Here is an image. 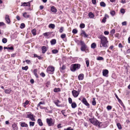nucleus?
Instances as JSON below:
<instances>
[{
	"instance_id": "0e129e2a",
	"label": "nucleus",
	"mask_w": 130,
	"mask_h": 130,
	"mask_svg": "<svg viewBox=\"0 0 130 130\" xmlns=\"http://www.w3.org/2000/svg\"><path fill=\"white\" fill-rule=\"evenodd\" d=\"M61 124H59L57 125V127L58 128H61L62 127L61 126Z\"/></svg>"
},
{
	"instance_id": "4c0bfd02",
	"label": "nucleus",
	"mask_w": 130,
	"mask_h": 130,
	"mask_svg": "<svg viewBox=\"0 0 130 130\" xmlns=\"http://www.w3.org/2000/svg\"><path fill=\"white\" fill-rule=\"evenodd\" d=\"M110 13L113 16L114 15L116 14L115 11L114 10L111 11Z\"/></svg>"
},
{
	"instance_id": "423d86ee",
	"label": "nucleus",
	"mask_w": 130,
	"mask_h": 130,
	"mask_svg": "<svg viewBox=\"0 0 130 130\" xmlns=\"http://www.w3.org/2000/svg\"><path fill=\"white\" fill-rule=\"evenodd\" d=\"M52 119V118L50 119L47 118L46 119V122L49 126H53L54 124V122H53Z\"/></svg>"
},
{
	"instance_id": "bf43d9fd",
	"label": "nucleus",
	"mask_w": 130,
	"mask_h": 130,
	"mask_svg": "<svg viewBox=\"0 0 130 130\" xmlns=\"http://www.w3.org/2000/svg\"><path fill=\"white\" fill-rule=\"evenodd\" d=\"M107 108L108 110H109L111 109V106L108 105L107 106Z\"/></svg>"
},
{
	"instance_id": "4d7b16f0",
	"label": "nucleus",
	"mask_w": 130,
	"mask_h": 130,
	"mask_svg": "<svg viewBox=\"0 0 130 130\" xmlns=\"http://www.w3.org/2000/svg\"><path fill=\"white\" fill-rule=\"evenodd\" d=\"M115 30L114 29H113L111 30L110 32L112 35H113L115 33Z\"/></svg>"
},
{
	"instance_id": "de8ad7c7",
	"label": "nucleus",
	"mask_w": 130,
	"mask_h": 130,
	"mask_svg": "<svg viewBox=\"0 0 130 130\" xmlns=\"http://www.w3.org/2000/svg\"><path fill=\"white\" fill-rule=\"evenodd\" d=\"M72 32L74 34H76L77 33V31L76 29H74L73 30Z\"/></svg>"
},
{
	"instance_id": "13d9d810",
	"label": "nucleus",
	"mask_w": 130,
	"mask_h": 130,
	"mask_svg": "<svg viewBox=\"0 0 130 130\" xmlns=\"http://www.w3.org/2000/svg\"><path fill=\"white\" fill-rule=\"evenodd\" d=\"M120 12L122 13H124L125 12V11L124 9H122L120 10Z\"/></svg>"
},
{
	"instance_id": "72a5a7b5",
	"label": "nucleus",
	"mask_w": 130,
	"mask_h": 130,
	"mask_svg": "<svg viewBox=\"0 0 130 130\" xmlns=\"http://www.w3.org/2000/svg\"><path fill=\"white\" fill-rule=\"evenodd\" d=\"M60 91V89L59 88H55L54 89V91L55 92H56L58 91Z\"/></svg>"
},
{
	"instance_id": "e433bc0d",
	"label": "nucleus",
	"mask_w": 130,
	"mask_h": 130,
	"mask_svg": "<svg viewBox=\"0 0 130 130\" xmlns=\"http://www.w3.org/2000/svg\"><path fill=\"white\" fill-rule=\"evenodd\" d=\"M115 95L116 98L118 99V100L119 102L120 103V102H121V100L119 98L118 96H117V94H116V93H115Z\"/></svg>"
},
{
	"instance_id": "e2e57ef3",
	"label": "nucleus",
	"mask_w": 130,
	"mask_h": 130,
	"mask_svg": "<svg viewBox=\"0 0 130 130\" xmlns=\"http://www.w3.org/2000/svg\"><path fill=\"white\" fill-rule=\"evenodd\" d=\"M122 24L123 25H126V22L124 21L122 23Z\"/></svg>"
},
{
	"instance_id": "412c9836",
	"label": "nucleus",
	"mask_w": 130,
	"mask_h": 130,
	"mask_svg": "<svg viewBox=\"0 0 130 130\" xmlns=\"http://www.w3.org/2000/svg\"><path fill=\"white\" fill-rule=\"evenodd\" d=\"M89 17L91 18H93L94 17V14L92 12H90L88 14Z\"/></svg>"
},
{
	"instance_id": "a18cd8bd",
	"label": "nucleus",
	"mask_w": 130,
	"mask_h": 130,
	"mask_svg": "<svg viewBox=\"0 0 130 130\" xmlns=\"http://www.w3.org/2000/svg\"><path fill=\"white\" fill-rule=\"evenodd\" d=\"M44 104V102H40L37 105V107H38L40 106L41 104Z\"/></svg>"
},
{
	"instance_id": "49530a36",
	"label": "nucleus",
	"mask_w": 130,
	"mask_h": 130,
	"mask_svg": "<svg viewBox=\"0 0 130 130\" xmlns=\"http://www.w3.org/2000/svg\"><path fill=\"white\" fill-rule=\"evenodd\" d=\"M63 29H64V28L63 27H61V28H60V29L59 30V32L60 33H62V32L63 31Z\"/></svg>"
},
{
	"instance_id": "f03ea898",
	"label": "nucleus",
	"mask_w": 130,
	"mask_h": 130,
	"mask_svg": "<svg viewBox=\"0 0 130 130\" xmlns=\"http://www.w3.org/2000/svg\"><path fill=\"white\" fill-rule=\"evenodd\" d=\"M89 121L93 125L96 126H98L99 127H100V125L101 122H99L96 118H93L89 119Z\"/></svg>"
},
{
	"instance_id": "ea45409f",
	"label": "nucleus",
	"mask_w": 130,
	"mask_h": 130,
	"mask_svg": "<svg viewBox=\"0 0 130 130\" xmlns=\"http://www.w3.org/2000/svg\"><path fill=\"white\" fill-rule=\"evenodd\" d=\"M29 102V101H28V100H26V101L25 103H24V107H26V105H27L28 104Z\"/></svg>"
},
{
	"instance_id": "f704fd0d",
	"label": "nucleus",
	"mask_w": 130,
	"mask_h": 130,
	"mask_svg": "<svg viewBox=\"0 0 130 130\" xmlns=\"http://www.w3.org/2000/svg\"><path fill=\"white\" fill-rule=\"evenodd\" d=\"M117 126L118 127L119 129H122V127L121 126V124L120 123H117Z\"/></svg>"
},
{
	"instance_id": "a878e982",
	"label": "nucleus",
	"mask_w": 130,
	"mask_h": 130,
	"mask_svg": "<svg viewBox=\"0 0 130 130\" xmlns=\"http://www.w3.org/2000/svg\"><path fill=\"white\" fill-rule=\"evenodd\" d=\"M50 32H48L43 33V35H44L45 37H47L48 36L50 35Z\"/></svg>"
},
{
	"instance_id": "603ef678",
	"label": "nucleus",
	"mask_w": 130,
	"mask_h": 130,
	"mask_svg": "<svg viewBox=\"0 0 130 130\" xmlns=\"http://www.w3.org/2000/svg\"><path fill=\"white\" fill-rule=\"evenodd\" d=\"M25 24L23 23H22L21 24V28H23L25 27Z\"/></svg>"
},
{
	"instance_id": "58836bf2",
	"label": "nucleus",
	"mask_w": 130,
	"mask_h": 130,
	"mask_svg": "<svg viewBox=\"0 0 130 130\" xmlns=\"http://www.w3.org/2000/svg\"><path fill=\"white\" fill-rule=\"evenodd\" d=\"M2 41L3 43H5L7 41V39L6 38H4L2 40Z\"/></svg>"
},
{
	"instance_id": "cd10ccee",
	"label": "nucleus",
	"mask_w": 130,
	"mask_h": 130,
	"mask_svg": "<svg viewBox=\"0 0 130 130\" xmlns=\"http://www.w3.org/2000/svg\"><path fill=\"white\" fill-rule=\"evenodd\" d=\"M71 104V106L72 108H75L76 107L77 105L75 103H72Z\"/></svg>"
},
{
	"instance_id": "69168bd1",
	"label": "nucleus",
	"mask_w": 130,
	"mask_h": 130,
	"mask_svg": "<svg viewBox=\"0 0 130 130\" xmlns=\"http://www.w3.org/2000/svg\"><path fill=\"white\" fill-rule=\"evenodd\" d=\"M8 49L13 50V46H11L10 47H8Z\"/></svg>"
},
{
	"instance_id": "7ed1b4c3",
	"label": "nucleus",
	"mask_w": 130,
	"mask_h": 130,
	"mask_svg": "<svg viewBox=\"0 0 130 130\" xmlns=\"http://www.w3.org/2000/svg\"><path fill=\"white\" fill-rule=\"evenodd\" d=\"M80 65L78 64H74L71 65L70 67V70L73 72L75 71L80 68Z\"/></svg>"
},
{
	"instance_id": "09e8293b",
	"label": "nucleus",
	"mask_w": 130,
	"mask_h": 130,
	"mask_svg": "<svg viewBox=\"0 0 130 130\" xmlns=\"http://www.w3.org/2000/svg\"><path fill=\"white\" fill-rule=\"evenodd\" d=\"M106 17H104L102 20V22L105 23L106 21Z\"/></svg>"
},
{
	"instance_id": "39448f33",
	"label": "nucleus",
	"mask_w": 130,
	"mask_h": 130,
	"mask_svg": "<svg viewBox=\"0 0 130 130\" xmlns=\"http://www.w3.org/2000/svg\"><path fill=\"white\" fill-rule=\"evenodd\" d=\"M80 43L81 46L80 48L81 50L83 51H85L86 53V52L85 51V49L87 47L86 45L84 42L82 41H80Z\"/></svg>"
},
{
	"instance_id": "79ce46f5",
	"label": "nucleus",
	"mask_w": 130,
	"mask_h": 130,
	"mask_svg": "<svg viewBox=\"0 0 130 130\" xmlns=\"http://www.w3.org/2000/svg\"><path fill=\"white\" fill-rule=\"evenodd\" d=\"M80 27L81 28H84L85 27V25L83 23H82L80 24Z\"/></svg>"
},
{
	"instance_id": "6e6d98bb",
	"label": "nucleus",
	"mask_w": 130,
	"mask_h": 130,
	"mask_svg": "<svg viewBox=\"0 0 130 130\" xmlns=\"http://www.w3.org/2000/svg\"><path fill=\"white\" fill-rule=\"evenodd\" d=\"M61 112L62 113V114L65 117H66L67 116V115H65L64 114L65 113V112L64 111V110H62L61 111Z\"/></svg>"
},
{
	"instance_id": "0eeeda50",
	"label": "nucleus",
	"mask_w": 130,
	"mask_h": 130,
	"mask_svg": "<svg viewBox=\"0 0 130 130\" xmlns=\"http://www.w3.org/2000/svg\"><path fill=\"white\" fill-rule=\"evenodd\" d=\"M72 95L74 98L77 97L79 94V91L73 89L72 91Z\"/></svg>"
},
{
	"instance_id": "2f4dec72",
	"label": "nucleus",
	"mask_w": 130,
	"mask_h": 130,
	"mask_svg": "<svg viewBox=\"0 0 130 130\" xmlns=\"http://www.w3.org/2000/svg\"><path fill=\"white\" fill-rule=\"evenodd\" d=\"M52 52L53 54H56L58 52V51L57 49H54L52 51Z\"/></svg>"
},
{
	"instance_id": "9d476101",
	"label": "nucleus",
	"mask_w": 130,
	"mask_h": 130,
	"mask_svg": "<svg viewBox=\"0 0 130 130\" xmlns=\"http://www.w3.org/2000/svg\"><path fill=\"white\" fill-rule=\"evenodd\" d=\"M5 20L6 21L7 23H9L10 22V21L9 18V16L8 15H6Z\"/></svg>"
},
{
	"instance_id": "864d4df0",
	"label": "nucleus",
	"mask_w": 130,
	"mask_h": 130,
	"mask_svg": "<svg viewBox=\"0 0 130 130\" xmlns=\"http://www.w3.org/2000/svg\"><path fill=\"white\" fill-rule=\"evenodd\" d=\"M68 101H69V102L70 104H71L72 103V100L71 98H68Z\"/></svg>"
},
{
	"instance_id": "f8f14e48",
	"label": "nucleus",
	"mask_w": 130,
	"mask_h": 130,
	"mask_svg": "<svg viewBox=\"0 0 130 130\" xmlns=\"http://www.w3.org/2000/svg\"><path fill=\"white\" fill-rule=\"evenodd\" d=\"M51 10L52 12L54 13H56L57 12V9L54 6L51 7Z\"/></svg>"
},
{
	"instance_id": "6ab92c4d",
	"label": "nucleus",
	"mask_w": 130,
	"mask_h": 130,
	"mask_svg": "<svg viewBox=\"0 0 130 130\" xmlns=\"http://www.w3.org/2000/svg\"><path fill=\"white\" fill-rule=\"evenodd\" d=\"M66 67L63 64L62 65V66L61 67H60V72H62V71L65 69Z\"/></svg>"
},
{
	"instance_id": "f257e3e1",
	"label": "nucleus",
	"mask_w": 130,
	"mask_h": 130,
	"mask_svg": "<svg viewBox=\"0 0 130 130\" xmlns=\"http://www.w3.org/2000/svg\"><path fill=\"white\" fill-rule=\"evenodd\" d=\"M99 38L101 39V43L100 44V47H102L106 48L108 46L107 44L108 43V41L107 38L103 35L100 36Z\"/></svg>"
},
{
	"instance_id": "393cba45",
	"label": "nucleus",
	"mask_w": 130,
	"mask_h": 130,
	"mask_svg": "<svg viewBox=\"0 0 130 130\" xmlns=\"http://www.w3.org/2000/svg\"><path fill=\"white\" fill-rule=\"evenodd\" d=\"M100 5L102 7H105L106 6V4L103 2H101L100 3Z\"/></svg>"
},
{
	"instance_id": "ddd939ff",
	"label": "nucleus",
	"mask_w": 130,
	"mask_h": 130,
	"mask_svg": "<svg viewBox=\"0 0 130 130\" xmlns=\"http://www.w3.org/2000/svg\"><path fill=\"white\" fill-rule=\"evenodd\" d=\"M42 52L43 54L46 51V48L45 46H43L42 47Z\"/></svg>"
},
{
	"instance_id": "774afa93",
	"label": "nucleus",
	"mask_w": 130,
	"mask_h": 130,
	"mask_svg": "<svg viewBox=\"0 0 130 130\" xmlns=\"http://www.w3.org/2000/svg\"><path fill=\"white\" fill-rule=\"evenodd\" d=\"M118 46L119 47L122 48L123 47V46L121 43H119L118 45Z\"/></svg>"
},
{
	"instance_id": "dca6fc26",
	"label": "nucleus",
	"mask_w": 130,
	"mask_h": 130,
	"mask_svg": "<svg viewBox=\"0 0 130 130\" xmlns=\"http://www.w3.org/2000/svg\"><path fill=\"white\" fill-rule=\"evenodd\" d=\"M21 126L22 127H28V125L25 122L21 123Z\"/></svg>"
},
{
	"instance_id": "4468645a",
	"label": "nucleus",
	"mask_w": 130,
	"mask_h": 130,
	"mask_svg": "<svg viewBox=\"0 0 130 130\" xmlns=\"http://www.w3.org/2000/svg\"><path fill=\"white\" fill-rule=\"evenodd\" d=\"M108 73V70H105L103 72V75L104 76H106Z\"/></svg>"
},
{
	"instance_id": "3c124183",
	"label": "nucleus",
	"mask_w": 130,
	"mask_h": 130,
	"mask_svg": "<svg viewBox=\"0 0 130 130\" xmlns=\"http://www.w3.org/2000/svg\"><path fill=\"white\" fill-rule=\"evenodd\" d=\"M89 60H87L86 61V63L87 65V66L88 67L89 65Z\"/></svg>"
},
{
	"instance_id": "8fccbe9b",
	"label": "nucleus",
	"mask_w": 130,
	"mask_h": 130,
	"mask_svg": "<svg viewBox=\"0 0 130 130\" xmlns=\"http://www.w3.org/2000/svg\"><path fill=\"white\" fill-rule=\"evenodd\" d=\"M35 122H29V124L30 126H33L34 125Z\"/></svg>"
},
{
	"instance_id": "2eb2a0df",
	"label": "nucleus",
	"mask_w": 130,
	"mask_h": 130,
	"mask_svg": "<svg viewBox=\"0 0 130 130\" xmlns=\"http://www.w3.org/2000/svg\"><path fill=\"white\" fill-rule=\"evenodd\" d=\"M12 127L14 130H17L18 128L17 125L15 124H13L12 125Z\"/></svg>"
},
{
	"instance_id": "1a4fd4ad",
	"label": "nucleus",
	"mask_w": 130,
	"mask_h": 130,
	"mask_svg": "<svg viewBox=\"0 0 130 130\" xmlns=\"http://www.w3.org/2000/svg\"><path fill=\"white\" fill-rule=\"evenodd\" d=\"M26 118H29L32 121H35V119L33 117V115L31 113L29 114H27Z\"/></svg>"
},
{
	"instance_id": "052dcab7",
	"label": "nucleus",
	"mask_w": 130,
	"mask_h": 130,
	"mask_svg": "<svg viewBox=\"0 0 130 130\" xmlns=\"http://www.w3.org/2000/svg\"><path fill=\"white\" fill-rule=\"evenodd\" d=\"M25 61L28 64H30L31 63V61L29 60H25Z\"/></svg>"
},
{
	"instance_id": "f3484780",
	"label": "nucleus",
	"mask_w": 130,
	"mask_h": 130,
	"mask_svg": "<svg viewBox=\"0 0 130 130\" xmlns=\"http://www.w3.org/2000/svg\"><path fill=\"white\" fill-rule=\"evenodd\" d=\"M37 69H35L34 70V73L36 78H38V76L37 73Z\"/></svg>"
},
{
	"instance_id": "20e7f679",
	"label": "nucleus",
	"mask_w": 130,
	"mask_h": 130,
	"mask_svg": "<svg viewBox=\"0 0 130 130\" xmlns=\"http://www.w3.org/2000/svg\"><path fill=\"white\" fill-rule=\"evenodd\" d=\"M54 71V68L52 67H48L47 69V72L50 74H53Z\"/></svg>"
},
{
	"instance_id": "c9c22d12",
	"label": "nucleus",
	"mask_w": 130,
	"mask_h": 130,
	"mask_svg": "<svg viewBox=\"0 0 130 130\" xmlns=\"http://www.w3.org/2000/svg\"><path fill=\"white\" fill-rule=\"evenodd\" d=\"M54 102L57 106H60L58 105L59 103L60 102V101L59 100H57V101Z\"/></svg>"
},
{
	"instance_id": "b1692460",
	"label": "nucleus",
	"mask_w": 130,
	"mask_h": 130,
	"mask_svg": "<svg viewBox=\"0 0 130 130\" xmlns=\"http://www.w3.org/2000/svg\"><path fill=\"white\" fill-rule=\"evenodd\" d=\"M50 42L52 45H54L56 43V40L55 39H53Z\"/></svg>"
},
{
	"instance_id": "5fc2aeb1",
	"label": "nucleus",
	"mask_w": 130,
	"mask_h": 130,
	"mask_svg": "<svg viewBox=\"0 0 130 130\" xmlns=\"http://www.w3.org/2000/svg\"><path fill=\"white\" fill-rule=\"evenodd\" d=\"M64 130H73V129L71 127H69L67 128H64Z\"/></svg>"
},
{
	"instance_id": "7c9ffc66",
	"label": "nucleus",
	"mask_w": 130,
	"mask_h": 130,
	"mask_svg": "<svg viewBox=\"0 0 130 130\" xmlns=\"http://www.w3.org/2000/svg\"><path fill=\"white\" fill-rule=\"evenodd\" d=\"M92 104L93 105L95 106L96 104V102L95 98H93L92 101Z\"/></svg>"
},
{
	"instance_id": "aec40b11",
	"label": "nucleus",
	"mask_w": 130,
	"mask_h": 130,
	"mask_svg": "<svg viewBox=\"0 0 130 130\" xmlns=\"http://www.w3.org/2000/svg\"><path fill=\"white\" fill-rule=\"evenodd\" d=\"M82 33H81V34H83L84 37H87L88 36V35L86 33L85 31L83 30H82Z\"/></svg>"
},
{
	"instance_id": "680f3d73",
	"label": "nucleus",
	"mask_w": 130,
	"mask_h": 130,
	"mask_svg": "<svg viewBox=\"0 0 130 130\" xmlns=\"http://www.w3.org/2000/svg\"><path fill=\"white\" fill-rule=\"evenodd\" d=\"M40 75L42 77H44L45 76V74L43 72H42L40 74Z\"/></svg>"
},
{
	"instance_id": "a211bd4d",
	"label": "nucleus",
	"mask_w": 130,
	"mask_h": 130,
	"mask_svg": "<svg viewBox=\"0 0 130 130\" xmlns=\"http://www.w3.org/2000/svg\"><path fill=\"white\" fill-rule=\"evenodd\" d=\"M4 91L5 93L6 94H9L11 91V89H4Z\"/></svg>"
},
{
	"instance_id": "9b49d317",
	"label": "nucleus",
	"mask_w": 130,
	"mask_h": 130,
	"mask_svg": "<svg viewBox=\"0 0 130 130\" xmlns=\"http://www.w3.org/2000/svg\"><path fill=\"white\" fill-rule=\"evenodd\" d=\"M78 77L79 80H82L84 78V75L83 74H80L78 76Z\"/></svg>"
},
{
	"instance_id": "5701e85b",
	"label": "nucleus",
	"mask_w": 130,
	"mask_h": 130,
	"mask_svg": "<svg viewBox=\"0 0 130 130\" xmlns=\"http://www.w3.org/2000/svg\"><path fill=\"white\" fill-rule=\"evenodd\" d=\"M38 122L39 125L41 126L43 125V124L41 120L40 119H39L38 120Z\"/></svg>"
},
{
	"instance_id": "c03bdc74",
	"label": "nucleus",
	"mask_w": 130,
	"mask_h": 130,
	"mask_svg": "<svg viewBox=\"0 0 130 130\" xmlns=\"http://www.w3.org/2000/svg\"><path fill=\"white\" fill-rule=\"evenodd\" d=\"M28 68V67L27 66H26L25 67H23L22 68V69L23 70H27Z\"/></svg>"
},
{
	"instance_id": "c756f323",
	"label": "nucleus",
	"mask_w": 130,
	"mask_h": 130,
	"mask_svg": "<svg viewBox=\"0 0 130 130\" xmlns=\"http://www.w3.org/2000/svg\"><path fill=\"white\" fill-rule=\"evenodd\" d=\"M96 45L95 43H93L91 45V47L93 48H95Z\"/></svg>"
},
{
	"instance_id": "a19ab883",
	"label": "nucleus",
	"mask_w": 130,
	"mask_h": 130,
	"mask_svg": "<svg viewBox=\"0 0 130 130\" xmlns=\"http://www.w3.org/2000/svg\"><path fill=\"white\" fill-rule=\"evenodd\" d=\"M97 60H103L104 59V58L102 57H99L96 58Z\"/></svg>"
},
{
	"instance_id": "338daca9",
	"label": "nucleus",
	"mask_w": 130,
	"mask_h": 130,
	"mask_svg": "<svg viewBox=\"0 0 130 130\" xmlns=\"http://www.w3.org/2000/svg\"><path fill=\"white\" fill-rule=\"evenodd\" d=\"M104 33L105 35H108L109 34V32L107 31H105L104 32Z\"/></svg>"
},
{
	"instance_id": "4be33fe9",
	"label": "nucleus",
	"mask_w": 130,
	"mask_h": 130,
	"mask_svg": "<svg viewBox=\"0 0 130 130\" xmlns=\"http://www.w3.org/2000/svg\"><path fill=\"white\" fill-rule=\"evenodd\" d=\"M23 16L25 18H28L29 17V15L26 12H25L23 14Z\"/></svg>"
},
{
	"instance_id": "6e6552de",
	"label": "nucleus",
	"mask_w": 130,
	"mask_h": 130,
	"mask_svg": "<svg viewBox=\"0 0 130 130\" xmlns=\"http://www.w3.org/2000/svg\"><path fill=\"white\" fill-rule=\"evenodd\" d=\"M81 101L85 105L87 106L88 108L89 107V104L88 103L86 99L85 98H84Z\"/></svg>"
},
{
	"instance_id": "bb28decb",
	"label": "nucleus",
	"mask_w": 130,
	"mask_h": 130,
	"mask_svg": "<svg viewBox=\"0 0 130 130\" xmlns=\"http://www.w3.org/2000/svg\"><path fill=\"white\" fill-rule=\"evenodd\" d=\"M48 27L50 28L54 29L55 27V25L53 24H51L49 25Z\"/></svg>"
},
{
	"instance_id": "c85d7f7f",
	"label": "nucleus",
	"mask_w": 130,
	"mask_h": 130,
	"mask_svg": "<svg viewBox=\"0 0 130 130\" xmlns=\"http://www.w3.org/2000/svg\"><path fill=\"white\" fill-rule=\"evenodd\" d=\"M36 30L35 29H34L32 30L31 31V32L34 35H35L36 34Z\"/></svg>"
},
{
	"instance_id": "37998d69",
	"label": "nucleus",
	"mask_w": 130,
	"mask_h": 130,
	"mask_svg": "<svg viewBox=\"0 0 130 130\" xmlns=\"http://www.w3.org/2000/svg\"><path fill=\"white\" fill-rule=\"evenodd\" d=\"M66 37V35L65 34H63L61 35V37L62 39H63Z\"/></svg>"
},
{
	"instance_id": "473e14b6",
	"label": "nucleus",
	"mask_w": 130,
	"mask_h": 130,
	"mask_svg": "<svg viewBox=\"0 0 130 130\" xmlns=\"http://www.w3.org/2000/svg\"><path fill=\"white\" fill-rule=\"evenodd\" d=\"M28 3H25V2H24V3H22V4L21 5V6H28Z\"/></svg>"
}]
</instances>
